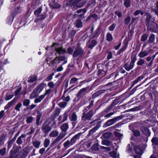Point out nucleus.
<instances>
[{"instance_id": "obj_16", "label": "nucleus", "mask_w": 158, "mask_h": 158, "mask_svg": "<svg viewBox=\"0 0 158 158\" xmlns=\"http://www.w3.org/2000/svg\"><path fill=\"white\" fill-rule=\"evenodd\" d=\"M140 130L142 132H143L146 135L149 136L150 133L149 131V129L147 127H142L140 128Z\"/></svg>"}, {"instance_id": "obj_7", "label": "nucleus", "mask_w": 158, "mask_h": 158, "mask_svg": "<svg viewBox=\"0 0 158 158\" xmlns=\"http://www.w3.org/2000/svg\"><path fill=\"white\" fill-rule=\"evenodd\" d=\"M147 44V43L144 44L143 46L142 50L140 53L138 54V56L140 58H143L148 56L150 53V52L149 51L143 50V49Z\"/></svg>"}, {"instance_id": "obj_44", "label": "nucleus", "mask_w": 158, "mask_h": 158, "mask_svg": "<svg viewBox=\"0 0 158 158\" xmlns=\"http://www.w3.org/2000/svg\"><path fill=\"white\" fill-rule=\"evenodd\" d=\"M22 106V104L21 102L18 103L15 107V109L17 111H20V108Z\"/></svg>"}, {"instance_id": "obj_6", "label": "nucleus", "mask_w": 158, "mask_h": 158, "mask_svg": "<svg viewBox=\"0 0 158 158\" xmlns=\"http://www.w3.org/2000/svg\"><path fill=\"white\" fill-rule=\"evenodd\" d=\"M148 30L153 31H156L158 30V26L157 24L154 22L150 23L146 25Z\"/></svg>"}, {"instance_id": "obj_14", "label": "nucleus", "mask_w": 158, "mask_h": 158, "mask_svg": "<svg viewBox=\"0 0 158 158\" xmlns=\"http://www.w3.org/2000/svg\"><path fill=\"white\" fill-rule=\"evenodd\" d=\"M97 41L91 39L89 40L88 43V47L91 49H92L97 44Z\"/></svg>"}, {"instance_id": "obj_23", "label": "nucleus", "mask_w": 158, "mask_h": 158, "mask_svg": "<svg viewBox=\"0 0 158 158\" xmlns=\"http://www.w3.org/2000/svg\"><path fill=\"white\" fill-rule=\"evenodd\" d=\"M155 40V36L154 34H152L149 37L147 41V43L151 44L153 43Z\"/></svg>"}, {"instance_id": "obj_60", "label": "nucleus", "mask_w": 158, "mask_h": 158, "mask_svg": "<svg viewBox=\"0 0 158 158\" xmlns=\"http://www.w3.org/2000/svg\"><path fill=\"white\" fill-rule=\"evenodd\" d=\"M78 79L76 77L72 78L70 81V84H72L75 83L78 80Z\"/></svg>"}, {"instance_id": "obj_19", "label": "nucleus", "mask_w": 158, "mask_h": 158, "mask_svg": "<svg viewBox=\"0 0 158 158\" xmlns=\"http://www.w3.org/2000/svg\"><path fill=\"white\" fill-rule=\"evenodd\" d=\"M82 133L81 132L75 135L73 138L71 139L72 142L74 144L76 141L80 139L81 136V135Z\"/></svg>"}, {"instance_id": "obj_58", "label": "nucleus", "mask_w": 158, "mask_h": 158, "mask_svg": "<svg viewBox=\"0 0 158 158\" xmlns=\"http://www.w3.org/2000/svg\"><path fill=\"white\" fill-rule=\"evenodd\" d=\"M21 148V147L20 146H17L13 151H12V152L14 154H16L18 153L19 152V150Z\"/></svg>"}, {"instance_id": "obj_59", "label": "nucleus", "mask_w": 158, "mask_h": 158, "mask_svg": "<svg viewBox=\"0 0 158 158\" xmlns=\"http://www.w3.org/2000/svg\"><path fill=\"white\" fill-rule=\"evenodd\" d=\"M58 57L59 60H60L61 61H64L65 62V61H67V60L66 57L63 56H57Z\"/></svg>"}, {"instance_id": "obj_3", "label": "nucleus", "mask_w": 158, "mask_h": 158, "mask_svg": "<svg viewBox=\"0 0 158 158\" xmlns=\"http://www.w3.org/2000/svg\"><path fill=\"white\" fill-rule=\"evenodd\" d=\"M136 59V56L131 58L129 63H127L124 64L123 67L127 71H129L133 69L135 66V63Z\"/></svg>"}, {"instance_id": "obj_57", "label": "nucleus", "mask_w": 158, "mask_h": 158, "mask_svg": "<svg viewBox=\"0 0 158 158\" xmlns=\"http://www.w3.org/2000/svg\"><path fill=\"white\" fill-rule=\"evenodd\" d=\"M37 79V77L36 76H35L33 77H32L31 78V79L29 80L28 81V82H33L35 81H36Z\"/></svg>"}, {"instance_id": "obj_36", "label": "nucleus", "mask_w": 158, "mask_h": 158, "mask_svg": "<svg viewBox=\"0 0 158 158\" xmlns=\"http://www.w3.org/2000/svg\"><path fill=\"white\" fill-rule=\"evenodd\" d=\"M69 111H67L64 113L63 115V119L62 120L61 123H62L65 121H66L67 119L68 116L69 115Z\"/></svg>"}, {"instance_id": "obj_28", "label": "nucleus", "mask_w": 158, "mask_h": 158, "mask_svg": "<svg viewBox=\"0 0 158 158\" xmlns=\"http://www.w3.org/2000/svg\"><path fill=\"white\" fill-rule=\"evenodd\" d=\"M69 118L71 121H76L77 119V116L76 113L73 112Z\"/></svg>"}, {"instance_id": "obj_32", "label": "nucleus", "mask_w": 158, "mask_h": 158, "mask_svg": "<svg viewBox=\"0 0 158 158\" xmlns=\"http://www.w3.org/2000/svg\"><path fill=\"white\" fill-rule=\"evenodd\" d=\"M45 97V96L44 94L40 96L38 98L35 99L34 101L35 103H37L40 102Z\"/></svg>"}, {"instance_id": "obj_1", "label": "nucleus", "mask_w": 158, "mask_h": 158, "mask_svg": "<svg viewBox=\"0 0 158 158\" xmlns=\"http://www.w3.org/2000/svg\"><path fill=\"white\" fill-rule=\"evenodd\" d=\"M86 2V0H69L66 3L69 6H76L80 8L83 6Z\"/></svg>"}, {"instance_id": "obj_21", "label": "nucleus", "mask_w": 158, "mask_h": 158, "mask_svg": "<svg viewBox=\"0 0 158 158\" xmlns=\"http://www.w3.org/2000/svg\"><path fill=\"white\" fill-rule=\"evenodd\" d=\"M32 145L36 148H39L41 144V142L38 140H34L32 142Z\"/></svg>"}, {"instance_id": "obj_13", "label": "nucleus", "mask_w": 158, "mask_h": 158, "mask_svg": "<svg viewBox=\"0 0 158 158\" xmlns=\"http://www.w3.org/2000/svg\"><path fill=\"white\" fill-rule=\"evenodd\" d=\"M37 115H36V124L37 126L41 125V123H40V121L42 116V113L39 111H37Z\"/></svg>"}, {"instance_id": "obj_56", "label": "nucleus", "mask_w": 158, "mask_h": 158, "mask_svg": "<svg viewBox=\"0 0 158 158\" xmlns=\"http://www.w3.org/2000/svg\"><path fill=\"white\" fill-rule=\"evenodd\" d=\"M134 150L135 153L137 154L141 155L142 154V151L138 148L135 147L134 148Z\"/></svg>"}, {"instance_id": "obj_33", "label": "nucleus", "mask_w": 158, "mask_h": 158, "mask_svg": "<svg viewBox=\"0 0 158 158\" xmlns=\"http://www.w3.org/2000/svg\"><path fill=\"white\" fill-rule=\"evenodd\" d=\"M51 5L53 8H59L61 6L60 5H59L57 2H56L54 1L52 2L51 3Z\"/></svg>"}, {"instance_id": "obj_20", "label": "nucleus", "mask_w": 158, "mask_h": 158, "mask_svg": "<svg viewBox=\"0 0 158 158\" xmlns=\"http://www.w3.org/2000/svg\"><path fill=\"white\" fill-rule=\"evenodd\" d=\"M26 136V135L25 134H22L17 139L16 141V143L18 145H21L23 143L22 138L25 137Z\"/></svg>"}, {"instance_id": "obj_37", "label": "nucleus", "mask_w": 158, "mask_h": 158, "mask_svg": "<svg viewBox=\"0 0 158 158\" xmlns=\"http://www.w3.org/2000/svg\"><path fill=\"white\" fill-rule=\"evenodd\" d=\"M151 141L153 145H158V138L156 137H153Z\"/></svg>"}, {"instance_id": "obj_40", "label": "nucleus", "mask_w": 158, "mask_h": 158, "mask_svg": "<svg viewBox=\"0 0 158 158\" xmlns=\"http://www.w3.org/2000/svg\"><path fill=\"white\" fill-rule=\"evenodd\" d=\"M110 143V141L107 139H104L102 141V144L105 145L106 146H109Z\"/></svg>"}, {"instance_id": "obj_25", "label": "nucleus", "mask_w": 158, "mask_h": 158, "mask_svg": "<svg viewBox=\"0 0 158 158\" xmlns=\"http://www.w3.org/2000/svg\"><path fill=\"white\" fill-rule=\"evenodd\" d=\"M75 24L76 27L78 28H81L82 27V22L81 20L79 19L76 21Z\"/></svg>"}, {"instance_id": "obj_43", "label": "nucleus", "mask_w": 158, "mask_h": 158, "mask_svg": "<svg viewBox=\"0 0 158 158\" xmlns=\"http://www.w3.org/2000/svg\"><path fill=\"white\" fill-rule=\"evenodd\" d=\"M124 5L127 8L131 6V1L130 0H124Z\"/></svg>"}, {"instance_id": "obj_53", "label": "nucleus", "mask_w": 158, "mask_h": 158, "mask_svg": "<svg viewBox=\"0 0 158 158\" xmlns=\"http://www.w3.org/2000/svg\"><path fill=\"white\" fill-rule=\"evenodd\" d=\"M114 134L115 136L118 137L119 139H121L123 136V134L116 131H114Z\"/></svg>"}, {"instance_id": "obj_47", "label": "nucleus", "mask_w": 158, "mask_h": 158, "mask_svg": "<svg viewBox=\"0 0 158 158\" xmlns=\"http://www.w3.org/2000/svg\"><path fill=\"white\" fill-rule=\"evenodd\" d=\"M34 120V118L32 116H29L27 118L26 122L27 123H32Z\"/></svg>"}, {"instance_id": "obj_61", "label": "nucleus", "mask_w": 158, "mask_h": 158, "mask_svg": "<svg viewBox=\"0 0 158 158\" xmlns=\"http://www.w3.org/2000/svg\"><path fill=\"white\" fill-rule=\"evenodd\" d=\"M42 11V8L41 7H40L37 10H36L34 11V14L35 15H39L41 11Z\"/></svg>"}, {"instance_id": "obj_52", "label": "nucleus", "mask_w": 158, "mask_h": 158, "mask_svg": "<svg viewBox=\"0 0 158 158\" xmlns=\"http://www.w3.org/2000/svg\"><path fill=\"white\" fill-rule=\"evenodd\" d=\"M131 18L130 16H128L124 20V23L125 25H128L130 22Z\"/></svg>"}, {"instance_id": "obj_17", "label": "nucleus", "mask_w": 158, "mask_h": 158, "mask_svg": "<svg viewBox=\"0 0 158 158\" xmlns=\"http://www.w3.org/2000/svg\"><path fill=\"white\" fill-rule=\"evenodd\" d=\"M60 128L62 131L66 133L67 130L69 128L68 123H64L60 126Z\"/></svg>"}, {"instance_id": "obj_10", "label": "nucleus", "mask_w": 158, "mask_h": 158, "mask_svg": "<svg viewBox=\"0 0 158 158\" xmlns=\"http://www.w3.org/2000/svg\"><path fill=\"white\" fill-rule=\"evenodd\" d=\"M94 30V27L92 26L91 29V38H94L97 37L99 34V28H98L95 31L94 33H93Z\"/></svg>"}, {"instance_id": "obj_64", "label": "nucleus", "mask_w": 158, "mask_h": 158, "mask_svg": "<svg viewBox=\"0 0 158 158\" xmlns=\"http://www.w3.org/2000/svg\"><path fill=\"white\" fill-rule=\"evenodd\" d=\"M114 13L119 18H121L122 16V14L121 12L116 10L115 11Z\"/></svg>"}, {"instance_id": "obj_39", "label": "nucleus", "mask_w": 158, "mask_h": 158, "mask_svg": "<svg viewBox=\"0 0 158 158\" xmlns=\"http://www.w3.org/2000/svg\"><path fill=\"white\" fill-rule=\"evenodd\" d=\"M58 132L56 131H53L49 134V135L51 137H56L58 134Z\"/></svg>"}, {"instance_id": "obj_45", "label": "nucleus", "mask_w": 158, "mask_h": 158, "mask_svg": "<svg viewBox=\"0 0 158 158\" xmlns=\"http://www.w3.org/2000/svg\"><path fill=\"white\" fill-rule=\"evenodd\" d=\"M67 61H65L62 63L60 66L59 67L56 69V71L57 72H60L62 71L63 69V68L62 66L64 64H66L67 63Z\"/></svg>"}, {"instance_id": "obj_11", "label": "nucleus", "mask_w": 158, "mask_h": 158, "mask_svg": "<svg viewBox=\"0 0 158 158\" xmlns=\"http://www.w3.org/2000/svg\"><path fill=\"white\" fill-rule=\"evenodd\" d=\"M145 15L146 16V18L145 19V23L146 25L151 23V22L152 23L154 22V21L152 20V16L149 13H146Z\"/></svg>"}, {"instance_id": "obj_55", "label": "nucleus", "mask_w": 158, "mask_h": 158, "mask_svg": "<svg viewBox=\"0 0 158 158\" xmlns=\"http://www.w3.org/2000/svg\"><path fill=\"white\" fill-rule=\"evenodd\" d=\"M30 102L29 100L28 99H25L23 101V105L24 106H27L30 104Z\"/></svg>"}, {"instance_id": "obj_54", "label": "nucleus", "mask_w": 158, "mask_h": 158, "mask_svg": "<svg viewBox=\"0 0 158 158\" xmlns=\"http://www.w3.org/2000/svg\"><path fill=\"white\" fill-rule=\"evenodd\" d=\"M67 102L63 101L58 104L59 106L61 108L64 107L67 105Z\"/></svg>"}, {"instance_id": "obj_42", "label": "nucleus", "mask_w": 158, "mask_h": 158, "mask_svg": "<svg viewBox=\"0 0 158 158\" xmlns=\"http://www.w3.org/2000/svg\"><path fill=\"white\" fill-rule=\"evenodd\" d=\"M60 113L59 110L56 111V112L54 114L52 115L51 117V119L52 120H54L55 118L59 115Z\"/></svg>"}, {"instance_id": "obj_29", "label": "nucleus", "mask_w": 158, "mask_h": 158, "mask_svg": "<svg viewBox=\"0 0 158 158\" xmlns=\"http://www.w3.org/2000/svg\"><path fill=\"white\" fill-rule=\"evenodd\" d=\"M145 63V61L144 59L140 57L137 63V64L138 66H142Z\"/></svg>"}, {"instance_id": "obj_62", "label": "nucleus", "mask_w": 158, "mask_h": 158, "mask_svg": "<svg viewBox=\"0 0 158 158\" xmlns=\"http://www.w3.org/2000/svg\"><path fill=\"white\" fill-rule=\"evenodd\" d=\"M22 89V87H20L16 89L15 92V95L17 96L20 92Z\"/></svg>"}, {"instance_id": "obj_26", "label": "nucleus", "mask_w": 158, "mask_h": 158, "mask_svg": "<svg viewBox=\"0 0 158 158\" xmlns=\"http://www.w3.org/2000/svg\"><path fill=\"white\" fill-rule=\"evenodd\" d=\"M100 127V125L99 124L97 125L95 127L89 131V134L90 135H92Z\"/></svg>"}, {"instance_id": "obj_9", "label": "nucleus", "mask_w": 158, "mask_h": 158, "mask_svg": "<svg viewBox=\"0 0 158 158\" xmlns=\"http://www.w3.org/2000/svg\"><path fill=\"white\" fill-rule=\"evenodd\" d=\"M66 133L64 132H61L59 135V136L56 138V139L53 141L52 143V144H54L58 142L63 138L66 135Z\"/></svg>"}, {"instance_id": "obj_30", "label": "nucleus", "mask_w": 158, "mask_h": 158, "mask_svg": "<svg viewBox=\"0 0 158 158\" xmlns=\"http://www.w3.org/2000/svg\"><path fill=\"white\" fill-rule=\"evenodd\" d=\"M46 85V84L43 82L40 84L36 89H37L38 91L39 90L40 92Z\"/></svg>"}, {"instance_id": "obj_24", "label": "nucleus", "mask_w": 158, "mask_h": 158, "mask_svg": "<svg viewBox=\"0 0 158 158\" xmlns=\"http://www.w3.org/2000/svg\"><path fill=\"white\" fill-rule=\"evenodd\" d=\"M74 144L72 140H68L65 142L64 144V148H67L69 147L70 146Z\"/></svg>"}, {"instance_id": "obj_8", "label": "nucleus", "mask_w": 158, "mask_h": 158, "mask_svg": "<svg viewBox=\"0 0 158 158\" xmlns=\"http://www.w3.org/2000/svg\"><path fill=\"white\" fill-rule=\"evenodd\" d=\"M89 89L88 87L83 88L81 89L78 93L76 94L77 98L80 99L84 96V93L85 92Z\"/></svg>"}, {"instance_id": "obj_46", "label": "nucleus", "mask_w": 158, "mask_h": 158, "mask_svg": "<svg viewBox=\"0 0 158 158\" xmlns=\"http://www.w3.org/2000/svg\"><path fill=\"white\" fill-rule=\"evenodd\" d=\"M148 36V35L147 34H145L142 35L141 38V40L142 41H145Z\"/></svg>"}, {"instance_id": "obj_50", "label": "nucleus", "mask_w": 158, "mask_h": 158, "mask_svg": "<svg viewBox=\"0 0 158 158\" xmlns=\"http://www.w3.org/2000/svg\"><path fill=\"white\" fill-rule=\"evenodd\" d=\"M106 39L109 41H111L113 40V37L111 34L108 33L106 35Z\"/></svg>"}, {"instance_id": "obj_63", "label": "nucleus", "mask_w": 158, "mask_h": 158, "mask_svg": "<svg viewBox=\"0 0 158 158\" xmlns=\"http://www.w3.org/2000/svg\"><path fill=\"white\" fill-rule=\"evenodd\" d=\"M48 86L50 87V89H51L54 88L55 84L52 82H50L48 83Z\"/></svg>"}, {"instance_id": "obj_41", "label": "nucleus", "mask_w": 158, "mask_h": 158, "mask_svg": "<svg viewBox=\"0 0 158 158\" xmlns=\"http://www.w3.org/2000/svg\"><path fill=\"white\" fill-rule=\"evenodd\" d=\"M106 72L102 70L99 69L98 71V75L99 77H103L106 75Z\"/></svg>"}, {"instance_id": "obj_22", "label": "nucleus", "mask_w": 158, "mask_h": 158, "mask_svg": "<svg viewBox=\"0 0 158 158\" xmlns=\"http://www.w3.org/2000/svg\"><path fill=\"white\" fill-rule=\"evenodd\" d=\"M10 153L12 156V158H20V156L22 152H19L18 153L14 154L12 152V150H11Z\"/></svg>"}, {"instance_id": "obj_4", "label": "nucleus", "mask_w": 158, "mask_h": 158, "mask_svg": "<svg viewBox=\"0 0 158 158\" xmlns=\"http://www.w3.org/2000/svg\"><path fill=\"white\" fill-rule=\"evenodd\" d=\"M121 118V116H117L110 119L106 122L103 125L105 127H107L112 125L115 123L117 121Z\"/></svg>"}, {"instance_id": "obj_31", "label": "nucleus", "mask_w": 158, "mask_h": 158, "mask_svg": "<svg viewBox=\"0 0 158 158\" xmlns=\"http://www.w3.org/2000/svg\"><path fill=\"white\" fill-rule=\"evenodd\" d=\"M38 90L36 89H35L32 93L31 94L29 98L30 99H33L37 96Z\"/></svg>"}, {"instance_id": "obj_15", "label": "nucleus", "mask_w": 158, "mask_h": 158, "mask_svg": "<svg viewBox=\"0 0 158 158\" xmlns=\"http://www.w3.org/2000/svg\"><path fill=\"white\" fill-rule=\"evenodd\" d=\"M107 90V89H103L97 91L93 94V98H95L100 94L105 93Z\"/></svg>"}, {"instance_id": "obj_5", "label": "nucleus", "mask_w": 158, "mask_h": 158, "mask_svg": "<svg viewBox=\"0 0 158 158\" xmlns=\"http://www.w3.org/2000/svg\"><path fill=\"white\" fill-rule=\"evenodd\" d=\"M84 54V50L81 48H76L73 53V56L74 58L81 56Z\"/></svg>"}, {"instance_id": "obj_38", "label": "nucleus", "mask_w": 158, "mask_h": 158, "mask_svg": "<svg viewBox=\"0 0 158 158\" xmlns=\"http://www.w3.org/2000/svg\"><path fill=\"white\" fill-rule=\"evenodd\" d=\"M91 149L93 150L98 151L99 149L98 144L95 143L93 144L91 147Z\"/></svg>"}, {"instance_id": "obj_34", "label": "nucleus", "mask_w": 158, "mask_h": 158, "mask_svg": "<svg viewBox=\"0 0 158 158\" xmlns=\"http://www.w3.org/2000/svg\"><path fill=\"white\" fill-rule=\"evenodd\" d=\"M112 134V133L110 132L105 133L102 135V136L104 138L108 139L110 137Z\"/></svg>"}, {"instance_id": "obj_18", "label": "nucleus", "mask_w": 158, "mask_h": 158, "mask_svg": "<svg viewBox=\"0 0 158 158\" xmlns=\"http://www.w3.org/2000/svg\"><path fill=\"white\" fill-rule=\"evenodd\" d=\"M16 101V98H15L12 100L8 103L6 105L5 107V109H7L12 106L14 105Z\"/></svg>"}, {"instance_id": "obj_27", "label": "nucleus", "mask_w": 158, "mask_h": 158, "mask_svg": "<svg viewBox=\"0 0 158 158\" xmlns=\"http://www.w3.org/2000/svg\"><path fill=\"white\" fill-rule=\"evenodd\" d=\"M55 50L59 54H63L65 52V49H63L62 47L58 48H56Z\"/></svg>"}, {"instance_id": "obj_48", "label": "nucleus", "mask_w": 158, "mask_h": 158, "mask_svg": "<svg viewBox=\"0 0 158 158\" xmlns=\"http://www.w3.org/2000/svg\"><path fill=\"white\" fill-rule=\"evenodd\" d=\"M50 140L48 139H46L44 141V147L47 148L50 143Z\"/></svg>"}, {"instance_id": "obj_51", "label": "nucleus", "mask_w": 158, "mask_h": 158, "mask_svg": "<svg viewBox=\"0 0 158 158\" xmlns=\"http://www.w3.org/2000/svg\"><path fill=\"white\" fill-rule=\"evenodd\" d=\"M6 148H3L0 149V155L2 156L5 155L6 154Z\"/></svg>"}, {"instance_id": "obj_12", "label": "nucleus", "mask_w": 158, "mask_h": 158, "mask_svg": "<svg viewBox=\"0 0 158 158\" xmlns=\"http://www.w3.org/2000/svg\"><path fill=\"white\" fill-rule=\"evenodd\" d=\"M41 129L44 132L47 133L50 131L51 128L49 125L45 123H44L43 124L42 126Z\"/></svg>"}, {"instance_id": "obj_2", "label": "nucleus", "mask_w": 158, "mask_h": 158, "mask_svg": "<svg viewBox=\"0 0 158 158\" xmlns=\"http://www.w3.org/2000/svg\"><path fill=\"white\" fill-rule=\"evenodd\" d=\"M87 108H85L83 110V115L82 116V119L84 121L86 120L90 121L91 120V118L93 115V110H91L89 111L87 113L86 112L88 111Z\"/></svg>"}, {"instance_id": "obj_49", "label": "nucleus", "mask_w": 158, "mask_h": 158, "mask_svg": "<svg viewBox=\"0 0 158 158\" xmlns=\"http://www.w3.org/2000/svg\"><path fill=\"white\" fill-rule=\"evenodd\" d=\"M132 132L134 135L135 136H139L140 135V131L137 130H133Z\"/></svg>"}, {"instance_id": "obj_35", "label": "nucleus", "mask_w": 158, "mask_h": 158, "mask_svg": "<svg viewBox=\"0 0 158 158\" xmlns=\"http://www.w3.org/2000/svg\"><path fill=\"white\" fill-rule=\"evenodd\" d=\"M143 77L142 76H140L138 77L136 80H134L133 82L132 85H131V88L136 83L140 81L142 79H143Z\"/></svg>"}]
</instances>
